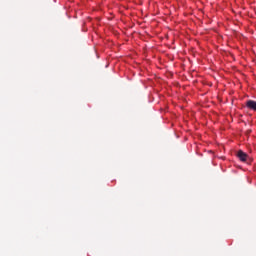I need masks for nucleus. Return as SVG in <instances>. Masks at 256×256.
<instances>
[{
	"mask_svg": "<svg viewBox=\"0 0 256 256\" xmlns=\"http://www.w3.org/2000/svg\"><path fill=\"white\" fill-rule=\"evenodd\" d=\"M246 107H248V109H252V111H256V101L255 100H248L246 102Z\"/></svg>",
	"mask_w": 256,
	"mask_h": 256,
	"instance_id": "2",
	"label": "nucleus"
},
{
	"mask_svg": "<svg viewBox=\"0 0 256 256\" xmlns=\"http://www.w3.org/2000/svg\"><path fill=\"white\" fill-rule=\"evenodd\" d=\"M237 157L238 159H240V161H247V159H249V155H247V153L243 152L242 150H239L237 153Z\"/></svg>",
	"mask_w": 256,
	"mask_h": 256,
	"instance_id": "1",
	"label": "nucleus"
}]
</instances>
